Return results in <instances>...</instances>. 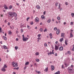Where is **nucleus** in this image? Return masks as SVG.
Segmentation results:
<instances>
[{"label": "nucleus", "mask_w": 74, "mask_h": 74, "mask_svg": "<svg viewBox=\"0 0 74 74\" xmlns=\"http://www.w3.org/2000/svg\"><path fill=\"white\" fill-rule=\"evenodd\" d=\"M21 33H23V30L22 29H21Z\"/></svg>", "instance_id": "53"}, {"label": "nucleus", "mask_w": 74, "mask_h": 74, "mask_svg": "<svg viewBox=\"0 0 74 74\" xmlns=\"http://www.w3.org/2000/svg\"><path fill=\"white\" fill-rule=\"evenodd\" d=\"M64 34L63 33H61V37H64Z\"/></svg>", "instance_id": "25"}, {"label": "nucleus", "mask_w": 74, "mask_h": 74, "mask_svg": "<svg viewBox=\"0 0 74 74\" xmlns=\"http://www.w3.org/2000/svg\"><path fill=\"white\" fill-rule=\"evenodd\" d=\"M8 15L10 17L13 18L14 16L15 17L17 16L16 14L14 12H9L8 13Z\"/></svg>", "instance_id": "1"}, {"label": "nucleus", "mask_w": 74, "mask_h": 74, "mask_svg": "<svg viewBox=\"0 0 74 74\" xmlns=\"http://www.w3.org/2000/svg\"><path fill=\"white\" fill-rule=\"evenodd\" d=\"M13 74H16V73H15V72H14L13 73Z\"/></svg>", "instance_id": "64"}, {"label": "nucleus", "mask_w": 74, "mask_h": 74, "mask_svg": "<svg viewBox=\"0 0 74 74\" xmlns=\"http://www.w3.org/2000/svg\"><path fill=\"white\" fill-rule=\"evenodd\" d=\"M40 31L41 32H42V28H41L40 29Z\"/></svg>", "instance_id": "38"}, {"label": "nucleus", "mask_w": 74, "mask_h": 74, "mask_svg": "<svg viewBox=\"0 0 74 74\" xmlns=\"http://www.w3.org/2000/svg\"><path fill=\"white\" fill-rule=\"evenodd\" d=\"M57 19L58 20V21H59V20H60V17L58 16L57 17Z\"/></svg>", "instance_id": "27"}, {"label": "nucleus", "mask_w": 74, "mask_h": 74, "mask_svg": "<svg viewBox=\"0 0 74 74\" xmlns=\"http://www.w3.org/2000/svg\"><path fill=\"white\" fill-rule=\"evenodd\" d=\"M1 70L3 71H5V68L3 67L1 69Z\"/></svg>", "instance_id": "11"}, {"label": "nucleus", "mask_w": 74, "mask_h": 74, "mask_svg": "<svg viewBox=\"0 0 74 74\" xmlns=\"http://www.w3.org/2000/svg\"><path fill=\"white\" fill-rule=\"evenodd\" d=\"M60 33V32H59V29H58L56 32L57 34H59Z\"/></svg>", "instance_id": "10"}, {"label": "nucleus", "mask_w": 74, "mask_h": 74, "mask_svg": "<svg viewBox=\"0 0 74 74\" xmlns=\"http://www.w3.org/2000/svg\"><path fill=\"white\" fill-rule=\"evenodd\" d=\"M64 64H65L66 67H67L68 66H69V64L67 63H64Z\"/></svg>", "instance_id": "12"}, {"label": "nucleus", "mask_w": 74, "mask_h": 74, "mask_svg": "<svg viewBox=\"0 0 74 74\" xmlns=\"http://www.w3.org/2000/svg\"><path fill=\"white\" fill-rule=\"evenodd\" d=\"M59 48L58 47V46L56 45L55 47V49L56 51H57L58 50Z\"/></svg>", "instance_id": "9"}, {"label": "nucleus", "mask_w": 74, "mask_h": 74, "mask_svg": "<svg viewBox=\"0 0 74 74\" xmlns=\"http://www.w3.org/2000/svg\"><path fill=\"white\" fill-rule=\"evenodd\" d=\"M28 39H29V38H27V37L25 38L24 35H23V41H27V40H28Z\"/></svg>", "instance_id": "3"}, {"label": "nucleus", "mask_w": 74, "mask_h": 74, "mask_svg": "<svg viewBox=\"0 0 74 74\" xmlns=\"http://www.w3.org/2000/svg\"><path fill=\"white\" fill-rule=\"evenodd\" d=\"M3 67H4V68H7V65H6L5 64L4 65V66Z\"/></svg>", "instance_id": "29"}, {"label": "nucleus", "mask_w": 74, "mask_h": 74, "mask_svg": "<svg viewBox=\"0 0 74 74\" xmlns=\"http://www.w3.org/2000/svg\"><path fill=\"white\" fill-rule=\"evenodd\" d=\"M63 38H61L60 39V41L61 42H62L63 41Z\"/></svg>", "instance_id": "15"}, {"label": "nucleus", "mask_w": 74, "mask_h": 74, "mask_svg": "<svg viewBox=\"0 0 74 74\" xmlns=\"http://www.w3.org/2000/svg\"><path fill=\"white\" fill-rule=\"evenodd\" d=\"M67 40H66L65 41V45H67Z\"/></svg>", "instance_id": "28"}, {"label": "nucleus", "mask_w": 74, "mask_h": 74, "mask_svg": "<svg viewBox=\"0 0 74 74\" xmlns=\"http://www.w3.org/2000/svg\"><path fill=\"white\" fill-rule=\"evenodd\" d=\"M8 25H10V23H8Z\"/></svg>", "instance_id": "62"}, {"label": "nucleus", "mask_w": 74, "mask_h": 74, "mask_svg": "<svg viewBox=\"0 0 74 74\" xmlns=\"http://www.w3.org/2000/svg\"><path fill=\"white\" fill-rule=\"evenodd\" d=\"M65 4L66 5H68V3L67 2H66L65 3Z\"/></svg>", "instance_id": "48"}, {"label": "nucleus", "mask_w": 74, "mask_h": 74, "mask_svg": "<svg viewBox=\"0 0 74 74\" xmlns=\"http://www.w3.org/2000/svg\"><path fill=\"white\" fill-rule=\"evenodd\" d=\"M70 37H73V35L71 33L70 34Z\"/></svg>", "instance_id": "36"}, {"label": "nucleus", "mask_w": 74, "mask_h": 74, "mask_svg": "<svg viewBox=\"0 0 74 74\" xmlns=\"http://www.w3.org/2000/svg\"><path fill=\"white\" fill-rule=\"evenodd\" d=\"M36 55H39V53L38 52H37L35 53Z\"/></svg>", "instance_id": "32"}, {"label": "nucleus", "mask_w": 74, "mask_h": 74, "mask_svg": "<svg viewBox=\"0 0 74 74\" xmlns=\"http://www.w3.org/2000/svg\"><path fill=\"white\" fill-rule=\"evenodd\" d=\"M59 50L60 51H63V47H60L59 48Z\"/></svg>", "instance_id": "6"}, {"label": "nucleus", "mask_w": 74, "mask_h": 74, "mask_svg": "<svg viewBox=\"0 0 74 74\" xmlns=\"http://www.w3.org/2000/svg\"><path fill=\"white\" fill-rule=\"evenodd\" d=\"M15 49L16 50H17L18 49V46H15Z\"/></svg>", "instance_id": "26"}, {"label": "nucleus", "mask_w": 74, "mask_h": 74, "mask_svg": "<svg viewBox=\"0 0 74 74\" xmlns=\"http://www.w3.org/2000/svg\"><path fill=\"white\" fill-rule=\"evenodd\" d=\"M12 65L13 67H16L18 66V63L17 62H12Z\"/></svg>", "instance_id": "2"}, {"label": "nucleus", "mask_w": 74, "mask_h": 74, "mask_svg": "<svg viewBox=\"0 0 74 74\" xmlns=\"http://www.w3.org/2000/svg\"><path fill=\"white\" fill-rule=\"evenodd\" d=\"M27 27L28 28V29H30V26H28V25H27Z\"/></svg>", "instance_id": "41"}, {"label": "nucleus", "mask_w": 74, "mask_h": 74, "mask_svg": "<svg viewBox=\"0 0 74 74\" xmlns=\"http://www.w3.org/2000/svg\"><path fill=\"white\" fill-rule=\"evenodd\" d=\"M13 6H12L10 5L9 6V9L10 10H11Z\"/></svg>", "instance_id": "16"}, {"label": "nucleus", "mask_w": 74, "mask_h": 74, "mask_svg": "<svg viewBox=\"0 0 74 74\" xmlns=\"http://www.w3.org/2000/svg\"><path fill=\"white\" fill-rule=\"evenodd\" d=\"M67 53H68V54H70V53H71V52H70V51H68Z\"/></svg>", "instance_id": "47"}, {"label": "nucleus", "mask_w": 74, "mask_h": 74, "mask_svg": "<svg viewBox=\"0 0 74 74\" xmlns=\"http://www.w3.org/2000/svg\"><path fill=\"white\" fill-rule=\"evenodd\" d=\"M2 29L1 27H0V32L1 33L2 32V31L1 30Z\"/></svg>", "instance_id": "42"}, {"label": "nucleus", "mask_w": 74, "mask_h": 74, "mask_svg": "<svg viewBox=\"0 0 74 74\" xmlns=\"http://www.w3.org/2000/svg\"><path fill=\"white\" fill-rule=\"evenodd\" d=\"M29 19H30V17H27L26 20L27 21H28V20H29Z\"/></svg>", "instance_id": "45"}, {"label": "nucleus", "mask_w": 74, "mask_h": 74, "mask_svg": "<svg viewBox=\"0 0 74 74\" xmlns=\"http://www.w3.org/2000/svg\"><path fill=\"white\" fill-rule=\"evenodd\" d=\"M58 42L57 41H56V44H58Z\"/></svg>", "instance_id": "61"}, {"label": "nucleus", "mask_w": 74, "mask_h": 74, "mask_svg": "<svg viewBox=\"0 0 74 74\" xmlns=\"http://www.w3.org/2000/svg\"><path fill=\"white\" fill-rule=\"evenodd\" d=\"M48 67L46 68L44 70L45 71L47 72V71H48Z\"/></svg>", "instance_id": "17"}, {"label": "nucleus", "mask_w": 74, "mask_h": 74, "mask_svg": "<svg viewBox=\"0 0 74 74\" xmlns=\"http://www.w3.org/2000/svg\"><path fill=\"white\" fill-rule=\"evenodd\" d=\"M73 48H72V50L73 51H74V45H73Z\"/></svg>", "instance_id": "40"}, {"label": "nucleus", "mask_w": 74, "mask_h": 74, "mask_svg": "<svg viewBox=\"0 0 74 74\" xmlns=\"http://www.w3.org/2000/svg\"><path fill=\"white\" fill-rule=\"evenodd\" d=\"M57 27H55L54 28V30H57Z\"/></svg>", "instance_id": "35"}, {"label": "nucleus", "mask_w": 74, "mask_h": 74, "mask_svg": "<svg viewBox=\"0 0 74 74\" xmlns=\"http://www.w3.org/2000/svg\"><path fill=\"white\" fill-rule=\"evenodd\" d=\"M61 5L60 3L59 4V7H58V9H60V6Z\"/></svg>", "instance_id": "37"}, {"label": "nucleus", "mask_w": 74, "mask_h": 74, "mask_svg": "<svg viewBox=\"0 0 74 74\" xmlns=\"http://www.w3.org/2000/svg\"><path fill=\"white\" fill-rule=\"evenodd\" d=\"M40 36H41V34H39L38 35V37H40Z\"/></svg>", "instance_id": "58"}, {"label": "nucleus", "mask_w": 74, "mask_h": 74, "mask_svg": "<svg viewBox=\"0 0 74 74\" xmlns=\"http://www.w3.org/2000/svg\"><path fill=\"white\" fill-rule=\"evenodd\" d=\"M36 60L38 62L40 61V60H39V59H38L37 58L36 59Z\"/></svg>", "instance_id": "34"}, {"label": "nucleus", "mask_w": 74, "mask_h": 74, "mask_svg": "<svg viewBox=\"0 0 74 74\" xmlns=\"http://www.w3.org/2000/svg\"><path fill=\"white\" fill-rule=\"evenodd\" d=\"M34 65L36 67H37V63H34Z\"/></svg>", "instance_id": "39"}, {"label": "nucleus", "mask_w": 74, "mask_h": 74, "mask_svg": "<svg viewBox=\"0 0 74 74\" xmlns=\"http://www.w3.org/2000/svg\"><path fill=\"white\" fill-rule=\"evenodd\" d=\"M35 21L36 22H39V19L38 18L36 17L35 19Z\"/></svg>", "instance_id": "7"}, {"label": "nucleus", "mask_w": 74, "mask_h": 74, "mask_svg": "<svg viewBox=\"0 0 74 74\" xmlns=\"http://www.w3.org/2000/svg\"><path fill=\"white\" fill-rule=\"evenodd\" d=\"M47 31V29H45L44 30V32H45Z\"/></svg>", "instance_id": "44"}, {"label": "nucleus", "mask_w": 74, "mask_h": 74, "mask_svg": "<svg viewBox=\"0 0 74 74\" xmlns=\"http://www.w3.org/2000/svg\"><path fill=\"white\" fill-rule=\"evenodd\" d=\"M33 24V21H32L30 23V24L31 25H32Z\"/></svg>", "instance_id": "46"}, {"label": "nucleus", "mask_w": 74, "mask_h": 74, "mask_svg": "<svg viewBox=\"0 0 74 74\" xmlns=\"http://www.w3.org/2000/svg\"><path fill=\"white\" fill-rule=\"evenodd\" d=\"M51 71H53V70H54L55 69V67H54V66L53 65H51Z\"/></svg>", "instance_id": "5"}, {"label": "nucleus", "mask_w": 74, "mask_h": 74, "mask_svg": "<svg viewBox=\"0 0 74 74\" xmlns=\"http://www.w3.org/2000/svg\"><path fill=\"white\" fill-rule=\"evenodd\" d=\"M16 34H18V33H19V32H18V31L17 30L16 31Z\"/></svg>", "instance_id": "51"}, {"label": "nucleus", "mask_w": 74, "mask_h": 74, "mask_svg": "<svg viewBox=\"0 0 74 74\" xmlns=\"http://www.w3.org/2000/svg\"><path fill=\"white\" fill-rule=\"evenodd\" d=\"M59 4L58 2H56L55 3V6L56 7H58V5Z\"/></svg>", "instance_id": "19"}, {"label": "nucleus", "mask_w": 74, "mask_h": 74, "mask_svg": "<svg viewBox=\"0 0 74 74\" xmlns=\"http://www.w3.org/2000/svg\"><path fill=\"white\" fill-rule=\"evenodd\" d=\"M36 8L37 9H40V6L38 5H37L36 6Z\"/></svg>", "instance_id": "13"}, {"label": "nucleus", "mask_w": 74, "mask_h": 74, "mask_svg": "<svg viewBox=\"0 0 74 74\" xmlns=\"http://www.w3.org/2000/svg\"><path fill=\"white\" fill-rule=\"evenodd\" d=\"M52 36V34L51 33L49 34V36Z\"/></svg>", "instance_id": "56"}, {"label": "nucleus", "mask_w": 74, "mask_h": 74, "mask_svg": "<svg viewBox=\"0 0 74 74\" xmlns=\"http://www.w3.org/2000/svg\"><path fill=\"white\" fill-rule=\"evenodd\" d=\"M71 68H73V67H74V66L73 65H72L71 66Z\"/></svg>", "instance_id": "52"}, {"label": "nucleus", "mask_w": 74, "mask_h": 74, "mask_svg": "<svg viewBox=\"0 0 74 74\" xmlns=\"http://www.w3.org/2000/svg\"><path fill=\"white\" fill-rule=\"evenodd\" d=\"M3 47L4 48V49H7V47L6 46L3 45Z\"/></svg>", "instance_id": "23"}, {"label": "nucleus", "mask_w": 74, "mask_h": 74, "mask_svg": "<svg viewBox=\"0 0 74 74\" xmlns=\"http://www.w3.org/2000/svg\"><path fill=\"white\" fill-rule=\"evenodd\" d=\"M41 18H42V19H44V18H45V16L43 15H42L41 16Z\"/></svg>", "instance_id": "30"}, {"label": "nucleus", "mask_w": 74, "mask_h": 74, "mask_svg": "<svg viewBox=\"0 0 74 74\" xmlns=\"http://www.w3.org/2000/svg\"><path fill=\"white\" fill-rule=\"evenodd\" d=\"M8 33H9V34H12V32H11V31H8Z\"/></svg>", "instance_id": "31"}, {"label": "nucleus", "mask_w": 74, "mask_h": 74, "mask_svg": "<svg viewBox=\"0 0 74 74\" xmlns=\"http://www.w3.org/2000/svg\"><path fill=\"white\" fill-rule=\"evenodd\" d=\"M46 12V11H44V12H43V14H44V15H45V13Z\"/></svg>", "instance_id": "57"}, {"label": "nucleus", "mask_w": 74, "mask_h": 74, "mask_svg": "<svg viewBox=\"0 0 74 74\" xmlns=\"http://www.w3.org/2000/svg\"><path fill=\"white\" fill-rule=\"evenodd\" d=\"M2 37L5 40H7V37H6L4 36H3Z\"/></svg>", "instance_id": "14"}, {"label": "nucleus", "mask_w": 74, "mask_h": 74, "mask_svg": "<svg viewBox=\"0 0 74 74\" xmlns=\"http://www.w3.org/2000/svg\"><path fill=\"white\" fill-rule=\"evenodd\" d=\"M71 15L72 17H73V18H74V13H71Z\"/></svg>", "instance_id": "24"}, {"label": "nucleus", "mask_w": 74, "mask_h": 74, "mask_svg": "<svg viewBox=\"0 0 74 74\" xmlns=\"http://www.w3.org/2000/svg\"><path fill=\"white\" fill-rule=\"evenodd\" d=\"M4 8L5 10H8V8L7 6H6L5 5H4Z\"/></svg>", "instance_id": "8"}, {"label": "nucleus", "mask_w": 74, "mask_h": 74, "mask_svg": "<svg viewBox=\"0 0 74 74\" xmlns=\"http://www.w3.org/2000/svg\"><path fill=\"white\" fill-rule=\"evenodd\" d=\"M51 19H49L47 20V23H50V22H51Z\"/></svg>", "instance_id": "18"}, {"label": "nucleus", "mask_w": 74, "mask_h": 74, "mask_svg": "<svg viewBox=\"0 0 74 74\" xmlns=\"http://www.w3.org/2000/svg\"><path fill=\"white\" fill-rule=\"evenodd\" d=\"M16 40L17 41H18V40H19V39L18 38H16Z\"/></svg>", "instance_id": "54"}, {"label": "nucleus", "mask_w": 74, "mask_h": 74, "mask_svg": "<svg viewBox=\"0 0 74 74\" xmlns=\"http://www.w3.org/2000/svg\"><path fill=\"white\" fill-rule=\"evenodd\" d=\"M52 53V52H50L49 53H48L47 54L49 56V55H51Z\"/></svg>", "instance_id": "20"}, {"label": "nucleus", "mask_w": 74, "mask_h": 74, "mask_svg": "<svg viewBox=\"0 0 74 74\" xmlns=\"http://www.w3.org/2000/svg\"><path fill=\"white\" fill-rule=\"evenodd\" d=\"M62 69H64V65H62Z\"/></svg>", "instance_id": "43"}, {"label": "nucleus", "mask_w": 74, "mask_h": 74, "mask_svg": "<svg viewBox=\"0 0 74 74\" xmlns=\"http://www.w3.org/2000/svg\"><path fill=\"white\" fill-rule=\"evenodd\" d=\"M55 55L56 56H58V54H57V53H55Z\"/></svg>", "instance_id": "55"}, {"label": "nucleus", "mask_w": 74, "mask_h": 74, "mask_svg": "<svg viewBox=\"0 0 74 74\" xmlns=\"http://www.w3.org/2000/svg\"><path fill=\"white\" fill-rule=\"evenodd\" d=\"M37 73H38V74H40V71H38Z\"/></svg>", "instance_id": "63"}, {"label": "nucleus", "mask_w": 74, "mask_h": 74, "mask_svg": "<svg viewBox=\"0 0 74 74\" xmlns=\"http://www.w3.org/2000/svg\"><path fill=\"white\" fill-rule=\"evenodd\" d=\"M16 5H19V4L18 3H16Z\"/></svg>", "instance_id": "60"}, {"label": "nucleus", "mask_w": 74, "mask_h": 74, "mask_svg": "<svg viewBox=\"0 0 74 74\" xmlns=\"http://www.w3.org/2000/svg\"><path fill=\"white\" fill-rule=\"evenodd\" d=\"M7 21L6 20H5V21H4V22L5 23H7Z\"/></svg>", "instance_id": "50"}, {"label": "nucleus", "mask_w": 74, "mask_h": 74, "mask_svg": "<svg viewBox=\"0 0 74 74\" xmlns=\"http://www.w3.org/2000/svg\"><path fill=\"white\" fill-rule=\"evenodd\" d=\"M44 46L45 47H47V44L46 43H45L44 44Z\"/></svg>", "instance_id": "33"}, {"label": "nucleus", "mask_w": 74, "mask_h": 74, "mask_svg": "<svg viewBox=\"0 0 74 74\" xmlns=\"http://www.w3.org/2000/svg\"><path fill=\"white\" fill-rule=\"evenodd\" d=\"M50 38H51V39H52V36H50Z\"/></svg>", "instance_id": "59"}, {"label": "nucleus", "mask_w": 74, "mask_h": 74, "mask_svg": "<svg viewBox=\"0 0 74 74\" xmlns=\"http://www.w3.org/2000/svg\"><path fill=\"white\" fill-rule=\"evenodd\" d=\"M71 25H73V22H71Z\"/></svg>", "instance_id": "49"}, {"label": "nucleus", "mask_w": 74, "mask_h": 74, "mask_svg": "<svg viewBox=\"0 0 74 74\" xmlns=\"http://www.w3.org/2000/svg\"><path fill=\"white\" fill-rule=\"evenodd\" d=\"M55 74H60V71H58L56 72Z\"/></svg>", "instance_id": "21"}, {"label": "nucleus", "mask_w": 74, "mask_h": 74, "mask_svg": "<svg viewBox=\"0 0 74 74\" xmlns=\"http://www.w3.org/2000/svg\"><path fill=\"white\" fill-rule=\"evenodd\" d=\"M29 64V62H26L25 63V66H26V65H28Z\"/></svg>", "instance_id": "22"}, {"label": "nucleus", "mask_w": 74, "mask_h": 74, "mask_svg": "<svg viewBox=\"0 0 74 74\" xmlns=\"http://www.w3.org/2000/svg\"><path fill=\"white\" fill-rule=\"evenodd\" d=\"M68 70L70 73H72L73 72V70H72L71 67H68Z\"/></svg>", "instance_id": "4"}]
</instances>
